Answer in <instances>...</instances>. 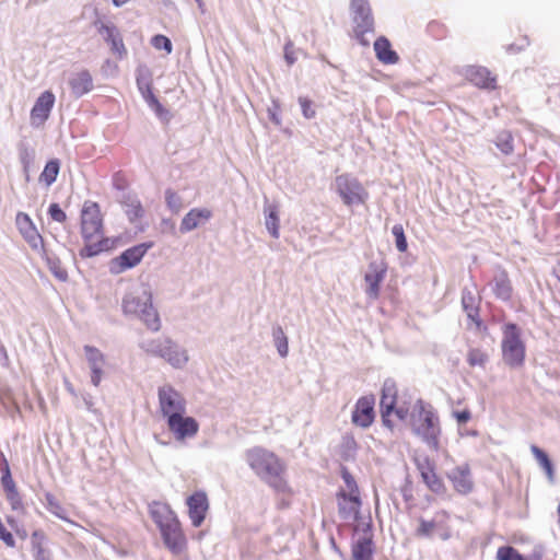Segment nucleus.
<instances>
[{
	"mask_svg": "<svg viewBox=\"0 0 560 560\" xmlns=\"http://www.w3.org/2000/svg\"><path fill=\"white\" fill-rule=\"evenodd\" d=\"M447 439L442 434L440 419L431 406L422 405V445L424 462L430 467H444L450 464Z\"/></svg>",
	"mask_w": 560,
	"mask_h": 560,
	"instance_id": "nucleus-1",
	"label": "nucleus"
},
{
	"mask_svg": "<svg viewBox=\"0 0 560 560\" xmlns=\"http://www.w3.org/2000/svg\"><path fill=\"white\" fill-rule=\"evenodd\" d=\"M122 311L126 315L138 317L152 331L161 327L159 314L152 304V293L145 284L135 287L124 296Z\"/></svg>",
	"mask_w": 560,
	"mask_h": 560,
	"instance_id": "nucleus-2",
	"label": "nucleus"
},
{
	"mask_svg": "<svg viewBox=\"0 0 560 560\" xmlns=\"http://www.w3.org/2000/svg\"><path fill=\"white\" fill-rule=\"evenodd\" d=\"M246 460L257 476L277 491H284L287 483L282 478L283 465L280 459L266 448L256 446L246 452Z\"/></svg>",
	"mask_w": 560,
	"mask_h": 560,
	"instance_id": "nucleus-3",
	"label": "nucleus"
},
{
	"mask_svg": "<svg viewBox=\"0 0 560 560\" xmlns=\"http://www.w3.org/2000/svg\"><path fill=\"white\" fill-rule=\"evenodd\" d=\"M139 347L148 354L165 360L174 369H183L189 360L187 350L167 337L144 339Z\"/></svg>",
	"mask_w": 560,
	"mask_h": 560,
	"instance_id": "nucleus-4",
	"label": "nucleus"
},
{
	"mask_svg": "<svg viewBox=\"0 0 560 560\" xmlns=\"http://www.w3.org/2000/svg\"><path fill=\"white\" fill-rule=\"evenodd\" d=\"M502 357L503 361L512 366H521L525 359V345L521 338V329L512 323L502 328Z\"/></svg>",
	"mask_w": 560,
	"mask_h": 560,
	"instance_id": "nucleus-5",
	"label": "nucleus"
},
{
	"mask_svg": "<svg viewBox=\"0 0 560 560\" xmlns=\"http://www.w3.org/2000/svg\"><path fill=\"white\" fill-rule=\"evenodd\" d=\"M350 11L353 22V34L362 46H370L368 34H374V18L369 0H351Z\"/></svg>",
	"mask_w": 560,
	"mask_h": 560,
	"instance_id": "nucleus-6",
	"label": "nucleus"
},
{
	"mask_svg": "<svg viewBox=\"0 0 560 560\" xmlns=\"http://www.w3.org/2000/svg\"><path fill=\"white\" fill-rule=\"evenodd\" d=\"M159 407L166 420L186 413V399L172 385L164 384L158 389Z\"/></svg>",
	"mask_w": 560,
	"mask_h": 560,
	"instance_id": "nucleus-7",
	"label": "nucleus"
},
{
	"mask_svg": "<svg viewBox=\"0 0 560 560\" xmlns=\"http://www.w3.org/2000/svg\"><path fill=\"white\" fill-rule=\"evenodd\" d=\"M336 190L347 206H358L368 198L361 183L350 175H339L335 179Z\"/></svg>",
	"mask_w": 560,
	"mask_h": 560,
	"instance_id": "nucleus-8",
	"label": "nucleus"
},
{
	"mask_svg": "<svg viewBox=\"0 0 560 560\" xmlns=\"http://www.w3.org/2000/svg\"><path fill=\"white\" fill-rule=\"evenodd\" d=\"M103 223L100 207L96 202L86 201L81 212V233L84 240L103 235Z\"/></svg>",
	"mask_w": 560,
	"mask_h": 560,
	"instance_id": "nucleus-9",
	"label": "nucleus"
},
{
	"mask_svg": "<svg viewBox=\"0 0 560 560\" xmlns=\"http://www.w3.org/2000/svg\"><path fill=\"white\" fill-rule=\"evenodd\" d=\"M396 398H397V386L396 383L387 378L383 383L382 394H381V415L383 422L388 424V417L392 413H396L399 419H404L406 411L402 408H396Z\"/></svg>",
	"mask_w": 560,
	"mask_h": 560,
	"instance_id": "nucleus-10",
	"label": "nucleus"
},
{
	"mask_svg": "<svg viewBox=\"0 0 560 560\" xmlns=\"http://www.w3.org/2000/svg\"><path fill=\"white\" fill-rule=\"evenodd\" d=\"M168 430L174 434L177 441L194 438L199 431V423L192 417H185V413H179L166 420Z\"/></svg>",
	"mask_w": 560,
	"mask_h": 560,
	"instance_id": "nucleus-11",
	"label": "nucleus"
},
{
	"mask_svg": "<svg viewBox=\"0 0 560 560\" xmlns=\"http://www.w3.org/2000/svg\"><path fill=\"white\" fill-rule=\"evenodd\" d=\"M54 104L55 95L52 92L45 91L38 96L31 110V124L33 127H39L48 119Z\"/></svg>",
	"mask_w": 560,
	"mask_h": 560,
	"instance_id": "nucleus-12",
	"label": "nucleus"
},
{
	"mask_svg": "<svg viewBox=\"0 0 560 560\" xmlns=\"http://www.w3.org/2000/svg\"><path fill=\"white\" fill-rule=\"evenodd\" d=\"M374 397L363 396L358 399L352 411V422L361 428H369L374 421Z\"/></svg>",
	"mask_w": 560,
	"mask_h": 560,
	"instance_id": "nucleus-13",
	"label": "nucleus"
},
{
	"mask_svg": "<svg viewBox=\"0 0 560 560\" xmlns=\"http://www.w3.org/2000/svg\"><path fill=\"white\" fill-rule=\"evenodd\" d=\"M160 532L165 546L173 553L178 555L185 549L186 538L183 534L178 520L165 527L160 528Z\"/></svg>",
	"mask_w": 560,
	"mask_h": 560,
	"instance_id": "nucleus-14",
	"label": "nucleus"
},
{
	"mask_svg": "<svg viewBox=\"0 0 560 560\" xmlns=\"http://www.w3.org/2000/svg\"><path fill=\"white\" fill-rule=\"evenodd\" d=\"M188 514L192 526L199 527L206 517L209 508L208 498L205 492L197 491L187 498Z\"/></svg>",
	"mask_w": 560,
	"mask_h": 560,
	"instance_id": "nucleus-15",
	"label": "nucleus"
},
{
	"mask_svg": "<svg viewBox=\"0 0 560 560\" xmlns=\"http://www.w3.org/2000/svg\"><path fill=\"white\" fill-rule=\"evenodd\" d=\"M338 512L342 520L355 521L359 516L361 508V499L359 494H347V491L340 490L337 494Z\"/></svg>",
	"mask_w": 560,
	"mask_h": 560,
	"instance_id": "nucleus-16",
	"label": "nucleus"
},
{
	"mask_svg": "<svg viewBox=\"0 0 560 560\" xmlns=\"http://www.w3.org/2000/svg\"><path fill=\"white\" fill-rule=\"evenodd\" d=\"M212 218V211L208 208H192L183 218L179 232L189 233L206 224Z\"/></svg>",
	"mask_w": 560,
	"mask_h": 560,
	"instance_id": "nucleus-17",
	"label": "nucleus"
},
{
	"mask_svg": "<svg viewBox=\"0 0 560 560\" xmlns=\"http://www.w3.org/2000/svg\"><path fill=\"white\" fill-rule=\"evenodd\" d=\"M95 25L104 40L110 45L112 51L117 54L119 58H122L127 54V50L117 27L113 24L102 22H96Z\"/></svg>",
	"mask_w": 560,
	"mask_h": 560,
	"instance_id": "nucleus-18",
	"label": "nucleus"
},
{
	"mask_svg": "<svg viewBox=\"0 0 560 560\" xmlns=\"http://www.w3.org/2000/svg\"><path fill=\"white\" fill-rule=\"evenodd\" d=\"M448 479L453 483L454 489L462 494L469 493L474 488L470 468L467 464L455 467L448 474Z\"/></svg>",
	"mask_w": 560,
	"mask_h": 560,
	"instance_id": "nucleus-19",
	"label": "nucleus"
},
{
	"mask_svg": "<svg viewBox=\"0 0 560 560\" xmlns=\"http://www.w3.org/2000/svg\"><path fill=\"white\" fill-rule=\"evenodd\" d=\"M150 247L151 244L148 243H142L132 246L124 250L117 258H115L114 262L119 265V271L132 268L141 261L142 257Z\"/></svg>",
	"mask_w": 560,
	"mask_h": 560,
	"instance_id": "nucleus-20",
	"label": "nucleus"
},
{
	"mask_svg": "<svg viewBox=\"0 0 560 560\" xmlns=\"http://www.w3.org/2000/svg\"><path fill=\"white\" fill-rule=\"evenodd\" d=\"M71 93L75 97H81L93 89V79L88 70L71 73L68 79Z\"/></svg>",
	"mask_w": 560,
	"mask_h": 560,
	"instance_id": "nucleus-21",
	"label": "nucleus"
},
{
	"mask_svg": "<svg viewBox=\"0 0 560 560\" xmlns=\"http://www.w3.org/2000/svg\"><path fill=\"white\" fill-rule=\"evenodd\" d=\"M149 511L159 529L178 520L174 511L165 503L154 501L149 505Z\"/></svg>",
	"mask_w": 560,
	"mask_h": 560,
	"instance_id": "nucleus-22",
	"label": "nucleus"
},
{
	"mask_svg": "<svg viewBox=\"0 0 560 560\" xmlns=\"http://www.w3.org/2000/svg\"><path fill=\"white\" fill-rule=\"evenodd\" d=\"M352 557L354 560H372L373 539L370 533V525H366L363 536L359 537L352 545Z\"/></svg>",
	"mask_w": 560,
	"mask_h": 560,
	"instance_id": "nucleus-23",
	"label": "nucleus"
},
{
	"mask_svg": "<svg viewBox=\"0 0 560 560\" xmlns=\"http://www.w3.org/2000/svg\"><path fill=\"white\" fill-rule=\"evenodd\" d=\"M465 77L479 88L493 89L495 78L491 75L487 68L479 66H469L465 70Z\"/></svg>",
	"mask_w": 560,
	"mask_h": 560,
	"instance_id": "nucleus-24",
	"label": "nucleus"
},
{
	"mask_svg": "<svg viewBox=\"0 0 560 560\" xmlns=\"http://www.w3.org/2000/svg\"><path fill=\"white\" fill-rule=\"evenodd\" d=\"M374 51L377 60L384 65H395L399 60L398 54L392 48L389 39L380 36L374 42Z\"/></svg>",
	"mask_w": 560,
	"mask_h": 560,
	"instance_id": "nucleus-25",
	"label": "nucleus"
},
{
	"mask_svg": "<svg viewBox=\"0 0 560 560\" xmlns=\"http://www.w3.org/2000/svg\"><path fill=\"white\" fill-rule=\"evenodd\" d=\"M385 277V270L378 269L377 265L372 262L369 267V271L364 276L366 282V294L371 299H377L380 293V284Z\"/></svg>",
	"mask_w": 560,
	"mask_h": 560,
	"instance_id": "nucleus-26",
	"label": "nucleus"
},
{
	"mask_svg": "<svg viewBox=\"0 0 560 560\" xmlns=\"http://www.w3.org/2000/svg\"><path fill=\"white\" fill-rule=\"evenodd\" d=\"M264 218H265V226H266L268 233L273 238H279V236H280L279 207L275 203H270L267 199H265V203H264Z\"/></svg>",
	"mask_w": 560,
	"mask_h": 560,
	"instance_id": "nucleus-27",
	"label": "nucleus"
},
{
	"mask_svg": "<svg viewBox=\"0 0 560 560\" xmlns=\"http://www.w3.org/2000/svg\"><path fill=\"white\" fill-rule=\"evenodd\" d=\"M443 467H430L425 462L422 464V482L436 494H441L445 490L443 480L438 476L436 470Z\"/></svg>",
	"mask_w": 560,
	"mask_h": 560,
	"instance_id": "nucleus-28",
	"label": "nucleus"
},
{
	"mask_svg": "<svg viewBox=\"0 0 560 560\" xmlns=\"http://www.w3.org/2000/svg\"><path fill=\"white\" fill-rule=\"evenodd\" d=\"M121 205L125 209V213L131 223L142 218L144 210L138 197L132 194H125L121 198Z\"/></svg>",
	"mask_w": 560,
	"mask_h": 560,
	"instance_id": "nucleus-29",
	"label": "nucleus"
},
{
	"mask_svg": "<svg viewBox=\"0 0 560 560\" xmlns=\"http://www.w3.org/2000/svg\"><path fill=\"white\" fill-rule=\"evenodd\" d=\"M478 303H479V300L471 290L465 289L463 291V294H462L463 308L466 312L467 317L477 324H479L477 322V317H478V313H479Z\"/></svg>",
	"mask_w": 560,
	"mask_h": 560,
	"instance_id": "nucleus-30",
	"label": "nucleus"
},
{
	"mask_svg": "<svg viewBox=\"0 0 560 560\" xmlns=\"http://www.w3.org/2000/svg\"><path fill=\"white\" fill-rule=\"evenodd\" d=\"M85 245L80 250L81 257H94L106 248L107 241L104 235L95 236L94 238L84 240Z\"/></svg>",
	"mask_w": 560,
	"mask_h": 560,
	"instance_id": "nucleus-31",
	"label": "nucleus"
},
{
	"mask_svg": "<svg viewBox=\"0 0 560 560\" xmlns=\"http://www.w3.org/2000/svg\"><path fill=\"white\" fill-rule=\"evenodd\" d=\"M530 451L533 455L535 456L537 463L539 466L545 470L546 476L550 483L555 482V469L551 460L549 459L548 455L538 446L532 445Z\"/></svg>",
	"mask_w": 560,
	"mask_h": 560,
	"instance_id": "nucleus-32",
	"label": "nucleus"
},
{
	"mask_svg": "<svg viewBox=\"0 0 560 560\" xmlns=\"http://www.w3.org/2000/svg\"><path fill=\"white\" fill-rule=\"evenodd\" d=\"M83 350L91 371L97 368H105L106 359L100 349L94 346L85 345Z\"/></svg>",
	"mask_w": 560,
	"mask_h": 560,
	"instance_id": "nucleus-33",
	"label": "nucleus"
},
{
	"mask_svg": "<svg viewBox=\"0 0 560 560\" xmlns=\"http://www.w3.org/2000/svg\"><path fill=\"white\" fill-rule=\"evenodd\" d=\"M60 162L58 159L48 161L39 175V182L44 183L47 187L51 186L59 174Z\"/></svg>",
	"mask_w": 560,
	"mask_h": 560,
	"instance_id": "nucleus-34",
	"label": "nucleus"
},
{
	"mask_svg": "<svg viewBox=\"0 0 560 560\" xmlns=\"http://www.w3.org/2000/svg\"><path fill=\"white\" fill-rule=\"evenodd\" d=\"M42 258L46 261L48 269L58 280L66 281L68 279V272L61 266V261L57 256L47 252V256H43Z\"/></svg>",
	"mask_w": 560,
	"mask_h": 560,
	"instance_id": "nucleus-35",
	"label": "nucleus"
},
{
	"mask_svg": "<svg viewBox=\"0 0 560 560\" xmlns=\"http://www.w3.org/2000/svg\"><path fill=\"white\" fill-rule=\"evenodd\" d=\"M272 338L279 355L285 358L289 353V342L281 326L276 325L272 327Z\"/></svg>",
	"mask_w": 560,
	"mask_h": 560,
	"instance_id": "nucleus-36",
	"label": "nucleus"
},
{
	"mask_svg": "<svg viewBox=\"0 0 560 560\" xmlns=\"http://www.w3.org/2000/svg\"><path fill=\"white\" fill-rule=\"evenodd\" d=\"M15 225L23 236V238L27 237V235H32L37 232V229L30 218L27 213L24 212H18L15 218Z\"/></svg>",
	"mask_w": 560,
	"mask_h": 560,
	"instance_id": "nucleus-37",
	"label": "nucleus"
},
{
	"mask_svg": "<svg viewBox=\"0 0 560 560\" xmlns=\"http://www.w3.org/2000/svg\"><path fill=\"white\" fill-rule=\"evenodd\" d=\"M19 159L26 174V180H30V170L35 159V151L25 143L19 145Z\"/></svg>",
	"mask_w": 560,
	"mask_h": 560,
	"instance_id": "nucleus-38",
	"label": "nucleus"
},
{
	"mask_svg": "<svg viewBox=\"0 0 560 560\" xmlns=\"http://www.w3.org/2000/svg\"><path fill=\"white\" fill-rule=\"evenodd\" d=\"M1 472H2L1 483H2L3 489L5 490L7 493L11 492L14 494L16 491V487H15V483L11 476L9 463L3 454H2Z\"/></svg>",
	"mask_w": 560,
	"mask_h": 560,
	"instance_id": "nucleus-39",
	"label": "nucleus"
},
{
	"mask_svg": "<svg viewBox=\"0 0 560 560\" xmlns=\"http://www.w3.org/2000/svg\"><path fill=\"white\" fill-rule=\"evenodd\" d=\"M495 145L503 154H511L514 150L512 135L508 131L500 132L495 138Z\"/></svg>",
	"mask_w": 560,
	"mask_h": 560,
	"instance_id": "nucleus-40",
	"label": "nucleus"
},
{
	"mask_svg": "<svg viewBox=\"0 0 560 560\" xmlns=\"http://www.w3.org/2000/svg\"><path fill=\"white\" fill-rule=\"evenodd\" d=\"M494 292L498 298L509 300L511 296V285L504 275L497 277L494 280Z\"/></svg>",
	"mask_w": 560,
	"mask_h": 560,
	"instance_id": "nucleus-41",
	"label": "nucleus"
},
{
	"mask_svg": "<svg viewBox=\"0 0 560 560\" xmlns=\"http://www.w3.org/2000/svg\"><path fill=\"white\" fill-rule=\"evenodd\" d=\"M24 241L30 245V247L38 253L40 257L47 256V249L44 245V240L42 235L38 233V231L32 235H27V237L24 238Z\"/></svg>",
	"mask_w": 560,
	"mask_h": 560,
	"instance_id": "nucleus-42",
	"label": "nucleus"
},
{
	"mask_svg": "<svg viewBox=\"0 0 560 560\" xmlns=\"http://www.w3.org/2000/svg\"><path fill=\"white\" fill-rule=\"evenodd\" d=\"M165 202L173 213H178L184 206L182 197L172 189L165 190Z\"/></svg>",
	"mask_w": 560,
	"mask_h": 560,
	"instance_id": "nucleus-43",
	"label": "nucleus"
},
{
	"mask_svg": "<svg viewBox=\"0 0 560 560\" xmlns=\"http://www.w3.org/2000/svg\"><path fill=\"white\" fill-rule=\"evenodd\" d=\"M136 81L138 89L147 88L152 83V74L147 66H139L136 70Z\"/></svg>",
	"mask_w": 560,
	"mask_h": 560,
	"instance_id": "nucleus-44",
	"label": "nucleus"
},
{
	"mask_svg": "<svg viewBox=\"0 0 560 560\" xmlns=\"http://www.w3.org/2000/svg\"><path fill=\"white\" fill-rule=\"evenodd\" d=\"M497 560H524V558L513 547L504 546L498 549Z\"/></svg>",
	"mask_w": 560,
	"mask_h": 560,
	"instance_id": "nucleus-45",
	"label": "nucleus"
},
{
	"mask_svg": "<svg viewBox=\"0 0 560 560\" xmlns=\"http://www.w3.org/2000/svg\"><path fill=\"white\" fill-rule=\"evenodd\" d=\"M46 500H47V504H48V510L52 514H55L57 517H59L63 521H67L71 524H73V522H71L67 518L65 509L55 500V498L51 494H47Z\"/></svg>",
	"mask_w": 560,
	"mask_h": 560,
	"instance_id": "nucleus-46",
	"label": "nucleus"
},
{
	"mask_svg": "<svg viewBox=\"0 0 560 560\" xmlns=\"http://www.w3.org/2000/svg\"><path fill=\"white\" fill-rule=\"evenodd\" d=\"M151 44L155 49L165 50L167 54L172 52V42L164 35H154L151 39Z\"/></svg>",
	"mask_w": 560,
	"mask_h": 560,
	"instance_id": "nucleus-47",
	"label": "nucleus"
},
{
	"mask_svg": "<svg viewBox=\"0 0 560 560\" xmlns=\"http://www.w3.org/2000/svg\"><path fill=\"white\" fill-rule=\"evenodd\" d=\"M392 233L395 236L397 249L399 252H405L407 249V241H406L402 225L395 224L392 229Z\"/></svg>",
	"mask_w": 560,
	"mask_h": 560,
	"instance_id": "nucleus-48",
	"label": "nucleus"
},
{
	"mask_svg": "<svg viewBox=\"0 0 560 560\" xmlns=\"http://www.w3.org/2000/svg\"><path fill=\"white\" fill-rule=\"evenodd\" d=\"M341 478L345 481V485L348 489L347 494H359L358 485H357L353 476L350 474V471L346 467L341 468Z\"/></svg>",
	"mask_w": 560,
	"mask_h": 560,
	"instance_id": "nucleus-49",
	"label": "nucleus"
},
{
	"mask_svg": "<svg viewBox=\"0 0 560 560\" xmlns=\"http://www.w3.org/2000/svg\"><path fill=\"white\" fill-rule=\"evenodd\" d=\"M487 359V355L479 349H471L467 355V361L471 366H483Z\"/></svg>",
	"mask_w": 560,
	"mask_h": 560,
	"instance_id": "nucleus-50",
	"label": "nucleus"
},
{
	"mask_svg": "<svg viewBox=\"0 0 560 560\" xmlns=\"http://www.w3.org/2000/svg\"><path fill=\"white\" fill-rule=\"evenodd\" d=\"M148 106L155 113V115L162 120L167 122L171 118L170 112L159 102L158 98L152 101Z\"/></svg>",
	"mask_w": 560,
	"mask_h": 560,
	"instance_id": "nucleus-51",
	"label": "nucleus"
},
{
	"mask_svg": "<svg viewBox=\"0 0 560 560\" xmlns=\"http://www.w3.org/2000/svg\"><path fill=\"white\" fill-rule=\"evenodd\" d=\"M299 103L301 105L302 114L306 119H312L315 117L316 112L313 108L312 102L307 97H299Z\"/></svg>",
	"mask_w": 560,
	"mask_h": 560,
	"instance_id": "nucleus-52",
	"label": "nucleus"
},
{
	"mask_svg": "<svg viewBox=\"0 0 560 560\" xmlns=\"http://www.w3.org/2000/svg\"><path fill=\"white\" fill-rule=\"evenodd\" d=\"M48 214L54 221L59 223H62L67 220L66 212L59 207L58 203H51L49 206Z\"/></svg>",
	"mask_w": 560,
	"mask_h": 560,
	"instance_id": "nucleus-53",
	"label": "nucleus"
},
{
	"mask_svg": "<svg viewBox=\"0 0 560 560\" xmlns=\"http://www.w3.org/2000/svg\"><path fill=\"white\" fill-rule=\"evenodd\" d=\"M401 495L406 502L407 509H411L412 506H415V499L412 497L411 486L408 482L401 488Z\"/></svg>",
	"mask_w": 560,
	"mask_h": 560,
	"instance_id": "nucleus-54",
	"label": "nucleus"
},
{
	"mask_svg": "<svg viewBox=\"0 0 560 560\" xmlns=\"http://www.w3.org/2000/svg\"><path fill=\"white\" fill-rule=\"evenodd\" d=\"M284 59L288 66H292L298 59L293 44L291 42L287 43L284 46Z\"/></svg>",
	"mask_w": 560,
	"mask_h": 560,
	"instance_id": "nucleus-55",
	"label": "nucleus"
},
{
	"mask_svg": "<svg viewBox=\"0 0 560 560\" xmlns=\"http://www.w3.org/2000/svg\"><path fill=\"white\" fill-rule=\"evenodd\" d=\"M105 375L104 368H97L91 371V383L98 386Z\"/></svg>",
	"mask_w": 560,
	"mask_h": 560,
	"instance_id": "nucleus-56",
	"label": "nucleus"
},
{
	"mask_svg": "<svg viewBox=\"0 0 560 560\" xmlns=\"http://www.w3.org/2000/svg\"><path fill=\"white\" fill-rule=\"evenodd\" d=\"M139 92L141 93V95L147 104H150L152 101H154L156 98L155 95L153 94L152 85L142 88L139 90Z\"/></svg>",
	"mask_w": 560,
	"mask_h": 560,
	"instance_id": "nucleus-57",
	"label": "nucleus"
},
{
	"mask_svg": "<svg viewBox=\"0 0 560 560\" xmlns=\"http://www.w3.org/2000/svg\"><path fill=\"white\" fill-rule=\"evenodd\" d=\"M453 415L459 424L466 423L471 417L469 410L455 411Z\"/></svg>",
	"mask_w": 560,
	"mask_h": 560,
	"instance_id": "nucleus-58",
	"label": "nucleus"
},
{
	"mask_svg": "<svg viewBox=\"0 0 560 560\" xmlns=\"http://www.w3.org/2000/svg\"><path fill=\"white\" fill-rule=\"evenodd\" d=\"M7 497L12 505V509L16 510L21 506V499H20V495H19V492L18 490L15 491V493H7Z\"/></svg>",
	"mask_w": 560,
	"mask_h": 560,
	"instance_id": "nucleus-59",
	"label": "nucleus"
},
{
	"mask_svg": "<svg viewBox=\"0 0 560 560\" xmlns=\"http://www.w3.org/2000/svg\"><path fill=\"white\" fill-rule=\"evenodd\" d=\"M35 560H49L45 550L40 546L37 547Z\"/></svg>",
	"mask_w": 560,
	"mask_h": 560,
	"instance_id": "nucleus-60",
	"label": "nucleus"
},
{
	"mask_svg": "<svg viewBox=\"0 0 560 560\" xmlns=\"http://www.w3.org/2000/svg\"><path fill=\"white\" fill-rule=\"evenodd\" d=\"M343 444L349 450H354L355 448V441L353 440V438H345Z\"/></svg>",
	"mask_w": 560,
	"mask_h": 560,
	"instance_id": "nucleus-61",
	"label": "nucleus"
},
{
	"mask_svg": "<svg viewBox=\"0 0 560 560\" xmlns=\"http://www.w3.org/2000/svg\"><path fill=\"white\" fill-rule=\"evenodd\" d=\"M431 528H432V524L431 523L422 522V527H421L422 535L423 534H429L431 532Z\"/></svg>",
	"mask_w": 560,
	"mask_h": 560,
	"instance_id": "nucleus-62",
	"label": "nucleus"
},
{
	"mask_svg": "<svg viewBox=\"0 0 560 560\" xmlns=\"http://www.w3.org/2000/svg\"><path fill=\"white\" fill-rule=\"evenodd\" d=\"M269 117L271 119V121H273L275 124L277 125H280V118L278 117V115L272 112L271 109H269Z\"/></svg>",
	"mask_w": 560,
	"mask_h": 560,
	"instance_id": "nucleus-63",
	"label": "nucleus"
},
{
	"mask_svg": "<svg viewBox=\"0 0 560 560\" xmlns=\"http://www.w3.org/2000/svg\"><path fill=\"white\" fill-rule=\"evenodd\" d=\"M195 1L198 4V8L200 9V11L203 13L205 12V2H203V0H195Z\"/></svg>",
	"mask_w": 560,
	"mask_h": 560,
	"instance_id": "nucleus-64",
	"label": "nucleus"
}]
</instances>
